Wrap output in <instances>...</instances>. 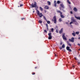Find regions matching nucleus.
<instances>
[{
    "instance_id": "52",
    "label": "nucleus",
    "mask_w": 80,
    "mask_h": 80,
    "mask_svg": "<svg viewBox=\"0 0 80 80\" xmlns=\"http://www.w3.org/2000/svg\"><path fill=\"white\" fill-rule=\"evenodd\" d=\"M55 56H57V55L56 54V55H55Z\"/></svg>"
},
{
    "instance_id": "50",
    "label": "nucleus",
    "mask_w": 80,
    "mask_h": 80,
    "mask_svg": "<svg viewBox=\"0 0 80 80\" xmlns=\"http://www.w3.org/2000/svg\"><path fill=\"white\" fill-rule=\"evenodd\" d=\"M80 50V48H79V50Z\"/></svg>"
},
{
    "instance_id": "30",
    "label": "nucleus",
    "mask_w": 80,
    "mask_h": 80,
    "mask_svg": "<svg viewBox=\"0 0 80 80\" xmlns=\"http://www.w3.org/2000/svg\"><path fill=\"white\" fill-rule=\"evenodd\" d=\"M51 31L52 32H53V28H51Z\"/></svg>"
},
{
    "instance_id": "24",
    "label": "nucleus",
    "mask_w": 80,
    "mask_h": 80,
    "mask_svg": "<svg viewBox=\"0 0 80 80\" xmlns=\"http://www.w3.org/2000/svg\"><path fill=\"white\" fill-rule=\"evenodd\" d=\"M66 49L67 50H68L70 49L69 47H67L66 48Z\"/></svg>"
},
{
    "instance_id": "26",
    "label": "nucleus",
    "mask_w": 80,
    "mask_h": 80,
    "mask_svg": "<svg viewBox=\"0 0 80 80\" xmlns=\"http://www.w3.org/2000/svg\"><path fill=\"white\" fill-rule=\"evenodd\" d=\"M57 3L58 4H59V3H60V2L59 1H58Z\"/></svg>"
},
{
    "instance_id": "46",
    "label": "nucleus",
    "mask_w": 80,
    "mask_h": 80,
    "mask_svg": "<svg viewBox=\"0 0 80 80\" xmlns=\"http://www.w3.org/2000/svg\"><path fill=\"white\" fill-rule=\"evenodd\" d=\"M78 45H79V46H80V44H78Z\"/></svg>"
},
{
    "instance_id": "42",
    "label": "nucleus",
    "mask_w": 80,
    "mask_h": 80,
    "mask_svg": "<svg viewBox=\"0 0 80 80\" xmlns=\"http://www.w3.org/2000/svg\"><path fill=\"white\" fill-rule=\"evenodd\" d=\"M80 62H78V65H80Z\"/></svg>"
},
{
    "instance_id": "35",
    "label": "nucleus",
    "mask_w": 80,
    "mask_h": 80,
    "mask_svg": "<svg viewBox=\"0 0 80 80\" xmlns=\"http://www.w3.org/2000/svg\"><path fill=\"white\" fill-rule=\"evenodd\" d=\"M56 32L57 33H58V30L56 29Z\"/></svg>"
},
{
    "instance_id": "3",
    "label": "nucleus",
    "mask_w": 80,
    "mask_h": 80,
    "mask_svg": "<svg viewBox=\"0 0 80 80\" xmlns=\"http://www.w3.org/2000/svg\"><path fill=\"white\" fill-rule=\"evenodd\" d=\"M52 21H53L54 23H57V19L56 18V16L54 17Z\"/></svg>"
},
{
    "instance_id": "18",
    "label": "nucleus",
    "mask_w": 80,
    "mask_h": 80,
    "mask_svg": "<svg viewBox=\"0 0 80 80\" xmlns=\"http://www.w3.org/2000/svg\"><path fill=\"white\" fill-rule=\"evenodd\" d=\"M73 32H74L72 33V35H73V36H74V37H75V36L76 34H75V32H74V31H73Z\"/></svg>"
},
{
    "instance_id": "27",
    "label": "nucleus",
    "mask_w": 80,
    "mask_h": 80,
    "mask_svg": "<svg viewBox=\"0 0 80 80\" xmlns=\"http://www.w3.org/2000/svg\"><path fill=\"white\" fill-rule=\"evenodd\" d=\"M39 23H42V21L41 20H39Z\"/></svg>"
},
{
    "instance_id": "28",
    "label": "nucleus",
    "mask_w": 80,
    "mask_h": 80,
    "mask_svg": "<svg viewBox=\"0 0 80 80\" xmlns=\"http://www.w3.org/2000/svg\"><path fill=\"white\" fill-rule=\"evenodd\" d=\"M40 9L41 10V11H43V9L42 8V7H40Z\"/></svg>"
},
{
    "instance_id": "16",
    "label": "nucleus",
    "mask_w": 80,
    "mask_h": 80,
    "mask_svg": "<svg viewBox=\"0 0 80 80\" xmlns=\"http://www.w3.org/2000/svg\"><path fill=\"white\" fill-rule=\"evenodd\" d=\"M60 17H61V18H65V16H64L63 15H62V14H60Z\"/></svg>"
},
{
    "instance_id": "20",
    "label": "nucleus",
    "mask_w": 80,
    "mask_h": 80,
    "mask_svg": "<svg viewBox=\"0 0 80 80\" xmlns=\"http://www.w3.org/2000/svg\"><path fill=\"white\" fill-rule=\"evenodd\" d=\"M48 5H51V2H50L48 1Z\"/></svg>"
},
{
    "instance_id": "37",
    "label": "nucleus",
    "mask_w": 80,
    "mask_h": 80,
    "mask_svg": "<svg viewBox=\"0 0 80 80\" xmlns=\"http://www.w3.org/2000/svg\"><path fill=\"white\" fill-rule=\"evenodd\" d=\"M46 25L47 27H48V24H46Z\"/></svg>"
},
{
    "instance_id": "19",
    "label": "nucleus",
    "mask_w": 80,
    "mask_h": 80,
    "mask_svg": "<svg viewBox=\"0 0 80 80\" xmlns=\"http://www.w3.org/2000/svg\"><path fill=\"white\" fill-rule=\"evenodd\" d=\"M65 47V45L64 44H63L62 46V48H64Z\"/></svg>"
},
{
    "instance_id": "45",
    "label": "nucleus",
    "mask_w": 80,
    "mask_h": 80,
    "mask_svg": "<svg viewBox=\"0 0 80 80\" xmlns=\"http://www.w3.org/2000/svg\"><path fill=\"white\" fill-rule=\"evenodd\" d=\"M47 28V30H48V27Z\"/></svg>"
},
{
    "instance_id": "14",
    "label": "nucleus",
    "mask_w": 80,
    "mask_h": 80,
    "mask_svg": "<svg viewBox=\"0 0 80 80\" xmlns=\"http://www.w3.org/2000/svg\"><path fill=\"white\" fill-rule=\"evenodd\" d=\"M75 17L78 20H80V17H77L76 16H75Z\"/></svg>"
},
{
    "instance_id": "6",
    "label": "nucleus",
    "mask_w": 80,
    "mask_h": 80,
    "mask_svg": "<svg viewBox=\"0 0 80 80\" xmlns=\"http://www.w3.org/2000/svg\"><path fill=\"white\" fill-rule=\"evenodd\" d=\"M65 34L63 33L62 34V38L63 39V40H67V38L65 37Z\"/></svg>"
},
{
    "instance_id": "22",
    "label": "nucleus",
    "mask_w": 80,
    "mask_h": 80,
    "mask_svg": "<svg viewBox=\"0 0 80 80\" xmlns=\"http://www.w3.org/2000/svg\"><path fill=\"white\" fill-rule=\"evenodd\" d=\"M59 21L60 22H62V18H60L59 19Z\"/></svg>"
},
{
    "instance_id": "51",
    "label": "nucleus",
    "mask_w": 80,
    "mask_h": 80,
    "mask_svg": "<svg viewBox=\"0 0 80 80\" xmlns=\"http://www.w3.org/2000/svg\"><path fill=\"white\" fill-rule=\"evenodd\" d=\"M34 11H33V12L34 13Z\"/></svg>"
},
{
    "instance_id": "12",
    "label": "nucleus",
    "mask_w": 80,
    "mask_h": 80,
    "mask_svg": "<svg viewBox=\"0 0 80 80\" xmlns=\"http://www.w3.org/2000/svg\"><path fill=\"white\" fill-rule=\"evenodd\" d=\"M63 28H62L59 32V33H62V32H63Z\"/></svg>"
},
{
    "instance_id": "21",
    "label": "nucleus",
    "mask_w": 80,
    "mask_h": 80,
    "mask_svg": "<svg viewBox=\"0 0 80 80\" xmlns=\"http://www.w3.org/2000/svg\"><path fill=\"white\" fill-rule=\"evenodd\" d=\"M67 2L69 4H71V2H70V1H69V0H67Z\"/></svg>"
},
{
    "instance_id": "2",
    "label": "nucleus",
    "mask_w": 80,
    "mask_h": 80,
    "mask_svg": "<svg viewBox=\"0 0 80 80\" xmlns=\"http://www.w3.org/2000/svg\"><path fill=\"white\" fill-rule=\"evenodd\" d=\"M48 35L49 36V37L48 38V39H49V40H51V39L52 38V33L50 32L48 33Z\"/></svg>"
},
{
    "instance_id": "49",
    "label": "nucleus",
    "mask_w": 80,
    "mask_h": 80,
    "mask_svg": "<svg viewBox=\"0 0 80 80\" xmlns=\"http://www.w3.org/2000/svg\"><path fill=\"white\" fill-rule=\"evenodd\" d=\"M35 68H37V67H35Z\"/></svg>"
},
{
    "instance_id": "25",
    "label": "nucleus",
    "mask_w": 80,
    "mask_h": 80,
    "mask_svg": "<svg viewBox=\"0 0 80 80\" xmlns=\"http://www.w3.org/2000/svg\"><path fill=\"white\" fill-rule=\"evenodd\" d=\"M76 34H77V35H78V34H79V32H76Z\"/></svg>"
},
{
    "instance_id": "31",
    "label": "nucleus",
    "mask_w": 80,
    "mask_h": 80,
    "mask_svg": "<svg viewBox=\"0 0 80 80\" xmlns=\"http://www.w3.org/2000/svg\"><path fill=\"white\" fill-rule=\"evenodd\" d=\"M73 21H72L71 22H70L69 23V24H70V25H71V24H72V23H73Z\"/></svg>"
},
{
    "instance_id": "33",
    "label": "nucleus",
    "mask_w": 80,
    "mask_h": 80,
    "mask_svg": "<svg viewBox=\"0 0 80 80\" xmlns=\"http://www.w3.org/2000/svg\"><path fill=\"white\" fill-rule=\"evenodd\" d=\"M44 32H46V33H47V30H44Z\"/></svg>"
},
{
    "instance_id": "39",
    "label": "nucleus",
    "mask_w": 80,
    "mask_h": 80,
    "mask_svg": "<svg viewBox=\"0 0 80 80\" xmlns=\"http://www.w3.org/2000/svg\"><path fill=\"white\" fill-rule=\"evenodd\" d=\"M22 20H25V18H22Z\"/></svg>"
},
{
    "instance_id": "11",
    "label": "nucleus",
    "mask_w": 80,
    "mask_h": 80,
    "mask_svg": "<svg viewBox=\"0 0 80 80\" xmlns=\"http://www.w3.org/2000/svg\"><path fill=\"white\" fill-rule=\"evenodd\" d=\"M57 12L58 13H60V15L62 14V12L60 11H59V10H58L57 11Z\"/></svg>"
},
{
    "instance_id": "5",
    "label": "nucleus",
    "mask_w": 80,
    "mask_h": 80,
    "mask_svg": "<svg viewBox=\"0 0 80 80\" xmlns=\"http://www.w3.org/2000/svg\"><path fill=\"white\" fill-rule=\"evenodd\" d=\"M74 38H72L71 39H69V40L70 42H74Z\"/></svg>"
},
{
    "instance_id": "7",
    "label": "nucleus",
    "mask_w": 80,
    "mask_h": 80,
    "mask_svg": "<svg viewBox=\"0 0 80 80\" xmlns=\"http://www.w3.org/2000/svg\"><path fill=\"white\" fill-rule=\"evenodd\" d=\"M60 6L62 7V8H65V6H64V5L63 4H60Z\"/></svg>"
},
{
    "instance_id": "29",
    "label": "nucleus",
    "mask_w": 80,
    "mask_h": 80,
    "mask_svg": "<svg viewBox=\"0 0 80 80\" xmlns=\"http://www.w3.org/2000/svg\"><path fill=\"white\" fill-rule=\"evenodd\" d=\"M43 18H44V20H47V19L45 17V16H43Z\"/></svg>"
},
{
    "instance_id": "4",
    "label": "nucleus",
    "mask_w": 80,
    "mask_h": 80,
    "mask_svg": "<svg viewBox=\"0 0 80 80\" xmlns=\"http://www.w3.org/2000/svg\"><path fill=\"white\" fill-rule=\"evenodd\" d=\"M36 3L35 2V4H33L32 3L31 5L32 7L33 8V7L36 8L37 7Z\"/></svg>"
},
{
    "instance_id": "13",
    "label": "nucleus",
    "mask_w": 80,
    "mask_h": 80,
    "mask_svg": "<svg viewBox=\"0 0 80 80\" xmlns=\"http://www.w3.org/2000/svg\"><path fill=\"white\" fill-rule=\"evenodd\" d=\"M36 12L37 15H39L40 14V12H39V11H38V10H37Z\"/></svg>"
},
{
    "instance_id": "47",
    "label": "nucleus",
    "mask_w": 80,
    "mask_h": 80,
    "mask_svg": "<svg viewBox=\"0 0 80 80\" xmlns=\"http://www.w3.org/2000/svg\"><path fill=\"white\" fill-rule=\"evenodd\" d=\"M75 58V59L76 60H77V58Z\"/></svg>"
},
{
    "instance_id": "54",
    "label": "nucleus",
    "mask_w": 80,
    "mask_h": 80,
    "mask_svg": "<svg viewBox=\"0 0 80 80\" xmlns=\"http://www.w3.org/2000/svg\"><path fill=\"white\" fill-rule=\"evenodd\" d=\"M68 22H70V21H68Z\"/></svg>"
},
{
    "instance_id": "9",
    "label": "nucleus",
    "mask_w": 80,
    "mask_h": 80,
    "mask_svg": "<svg viewBox=\"0 0 80 80\" xmlns=\"http://www.w3.org/2000/svg\"><path fill=\"white\" fill-rule=\"evenodd\" d=\"M57 2L56 1H54V5L55 7H56V6H57Z\"/></svg>"
},
{
    "instance_id": "55",
    "label": "nucleus",
    "mask_w": 80,
    "mask_h": 80,
    "mask_svg": "<svg viewBox=\"0 0 80 80\" xmlns=\"http://www.w3.org/2000/svg\"><path fill=\"white\" fill-rule=\"evenodd\" d=\"M79 38L80 39V38Z\"/></svg>"
},
{
    "instance_id": "23",
    "label": "nucleus",
    "mask_w": 80,
    "mask_h": 80,
    "mask_svg": "<svg viewBox=\"0 0 80 80\" xmlns=\"http://www.w3.org/2000/svg\"><path fill=\"white\" fill-rule=\"evenodd\" d=\"M46 21L47 22V23H48V24H50V21L48 20H47Z\"/></svg>"
},
{
    "instance_id": "8",
    "label": "nucleus",
    "mask_w": 80,
    "mask_h": 80,
    "mask_svg": "<svg viewBox=\"0 0 80 80\" xmlns=\"http://www.w3.org/2000/svg\"><path fill=\"white\" fill-rule=\"evenodd\" d=\"M38 15L40 18H42V17H43V15L42 14V13H40V14H39Z\"/></svg>"
},
{
    "instance_id": "44",
    "label": "nucleus",
    "mask_w": 80,
    "mask_h": 80,
    "mask_svg": "<svg viewBox=\"0 0 80 80\" xmlns=\"http://www.w3.org/2000/svg\"><path fill=\"white\" fill-rule=\"evenodd\" d=\"M60 45H62V42L60 43Z\"/></svg>"
},
{
    "instance_id": "40",
    "label": "nucleus",
    "mask_w": 80,
    "mask_h": 80,
    "mask_svg": "<svg viewBox=\"0 0 80 80\" xmlns=\"http://www.w3.org/2000/svg\"><path fill=\"white\" fill-rule=\"evenodd\" d=\"M59 8H60V10H62V8H61V7H60Z\"/></svg>"
},
{
    "instance_id": "43",
    "label": "nucleus",
    "mask_w": 80,
    "mask_h": 80,
    "mask_svg": "<svg viewBox=\"0 0 80 80\" xmlns=\"http://www.w3.org/2000/svg\"><path fill=\"white\" fill-rule=\"evenodd\" d=\"M62 10H63V12H65V10H63V9H62Z\"/></svg>"
},
{
    "instance_id": "38",
    "label": "nucleus",
    "mask_w": 80,
    "mask_h": 80,
    "mask_svg": "<svg viewBox=\"0 0 80 80\" xmlns=\"http://www.w3.org/2000/svg\"><path fill=\"white\" fill-rule=\"evenodd\" d=\"M70 13H71V14H73V12H72V11L70 12Z\"/></svg>"
},
{
    "instance_id": "36",
    "label": "nucleus",
    "mask_w": 80,
    "mask_h": 80,
    "mask_svg": "<svg viewBox=\"0 0 80 80\" xmlns=\"http://www.w3.org/2000/svg\"><path fill=\"white\" fill-rule=\"evenodd\" d=\"M68 51H69V52H72V50H71V49H69L68 50Z\"/></svg>"
},
{
    "instance_id": "34",
    "label": "nucleus",
    "mask_w": 80,
    "mask_h": 80,
    "mask_svg": "<svg viewBox=\"0 0 80 80\" xmlns=\"http://www.w3.org/2000/svg\"><path fill=\"white\" fill-rule=\"evenodd\" d=\"M62 47H60L59 48H60V50H62Z\"/></svg>"
},
{
    "instance_id": "48",
    "label": "nucleus",
    "mask_w": 80,
    "mask_h": 80,
    "mask_svg": "<svg viewBox=\"0 0 80 80\" xmlns=\"http://www.w3.org/2000/svg\"><path fill=\"white\" fill-rule=\"evenodd\" d=\"M33 75H35V73H33Z\"/></svg>"
},
{
    "instance_id": "53",
    "label": "nucleus",
    "mask_w": 80,
    "mask_h": 80,
    "mask_svg": "<svg viewBox=\"0 0 80 80\" xmlns=\"http://www.w3.org/2000/svg\"><path fill=\"white\" fill-rule=\"evenodd\" d=\"M45 12L46 13V12Z\"/></svg>"
},
{
    "instance_id": "15",
    "label": "nucleus",
    "mask_w": 80,
    "mask_h": 80,
    "mask_svg": "<svg viewBox=\"0 0 80 80\" xmlns=\"http://www.w3.org/2000/svg\"><path fill=\"white\" fill-rule=\"evenodd\" d=\"M73 10L74 12H77V9L76 8H74L73 9Z\"/></svg>"
},
{
    "instance_id": "41",
    "label": "nucleus",
    "mask_w": 80,
    "mask_h": 80,
    "mask_svg": "<svg viewBox=\"0 0 80 80\" xmlns=\"http://www.w3.org/2000/svg\"><path fill=\"white\" fill-rule=\"evenodd\" d=\"M72 68H75V66H72Z\"/></svg>"
},
{
    "instance_id": "10",
    "label": "nucleus",
    "mask_w": 80,
    "mask_h": 80,
    "mask_svg": "<svg viewBox=\"0 0 80 80\" xmlns=\"http://www.w3.org/2000/svg\"><path fill=\"white\" fill-rule=\"evenodd\" d=\"M44 8L45 9H46L47 10H48L49 9V7L47 6H45Z\"/></svg>"
},
{
    "instance_id": "1",
    "label": "nucleus",
    "mask_w": 80,
    "mask_h": 80,
    "mask_svg": "<svg viewBox=\"0 0 80 80\" xmlns=\"http://www.w3.org/2000/svg\"><path fill=\"white\" fill-rule=\"evenodd\" d=\"M71 21H72L73 22H74L75 25H77L78 24V23H77V22L74 19V18H73V17L71 18Z\"/></svg>"
},
{
    "instance_id": "32",
    "label": "nucleus",
    "mask_w": 80,
    "mask_h": 80,
    "mask_svg": "<svg viewBox=\"0 0 80 80\" xmlns=\"http://www.w3.org/2000/svg\"><path fill=\"white\" fill-rule=\"evenodd\" d=\"M22 6H23V4H21L20 5V7H22Z\"/></svg>"
},
{
    "instance_id": "17",
    "label": "nucleus",
    "mask_w": 80,
    "mask_h": 80,
    "mask_svg": "<svg viewBox=\"0 0 80 80\" xmlns=\"http://www.w3.org/2000/svg\"><path fill=\"white\" fill-rule=\"evenodd\" d=\"M67 44H68V45H69L70 47H71V44L70 43V42H67Z\"/></svg>"
}]
</instances>
